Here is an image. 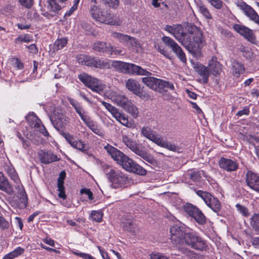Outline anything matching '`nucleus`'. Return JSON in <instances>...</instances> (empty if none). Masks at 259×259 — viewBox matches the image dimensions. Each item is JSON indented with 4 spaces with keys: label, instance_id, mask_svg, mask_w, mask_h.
I'll list each match as a JSON object with an SVG mask.
<instances>
[{
    "label": "nucleus",
    "instance_id": "1",
    "mask_svg": "<svg viewBox=\"0 0 259 259\" xmlns=\"http://www.w3.org/2000/svg\"><path fill=\"white\" fill-rule=\"evenodd\" d=\"M166 30L172 34L193 57L197 59L202 57L201 48L205 44V41L200 28L195 25H191L186 31L181 25L175 27L167 25Z\"/></svg>",
    "mask_w": 259,
    "mask_h": 259
},
{
    "label": "nucleus",
    "instance_id": "2",
    "mask_svg": "<svg viewBox=\"0 0 259 259\" xmlns=\"http://www.w3.org/2000/svg\"><path fill=\"white\" fill-rule=\"evenodd\" d=\"M107 150L112 158L126 171L140 176H145L147 174L146 169L116 148L109 146L107 147Z\"/></svg>",
    "mask_w": 259,
    "mask_h": 259
},
{
    "label": "nucleus",
    "instance_id": "3",
    "mask_svg": "<svg viewBox=\"0 0 259 259\" xmlns=\"http://www.w3.org/2000/svg\"><path fill=\"white\" fill-rule=\"evenodd\" d=\"M170 232L171 241L179 251L189 258H192L196 255L194 251L182 246V240L187 233L184 224L179 223L173 225L170 229Z\"/></svg>",
    "mask_w": 259,
    "mask_h": 259
},
{
    "label": "nucleus",
    "instance_id": "4",
    "mask_svg": "<svg viewBox=\"0 0 259 259\" xmlns=\"http://www.w3.org/2000/svg\"><path fill=\"white\" fill-rule=\"evenodd\" d=\"M122 140L126 147L145 160L151 166L156 167L158 166V162L154 157L147 152L143 147H142L136 141H133L127 136H123Z\"/></svg>",
    "mask_w": 259,
    "mask_h": 259
},
{
    "label": "nucleus",
    "instance_id": "5",
    "mask_svg": "<svg viewBox=\"0 0 259 259\" xmlns=\"http://www.w3.org/2000/svg\"><path fill=\"white\" fill-rule=\"evenodd\" d=\"M186 245L197 251H205L208 246L205 241L195 232H189L182 240V246Z\"/></svg>",
    "mask_w": 259,
    "mask_h": 259
},
{
    "label": "nucleus",
    "instance_id": "6",
    "mask_svg": "<svg viewBox=\"0 0 259 259\" xmlns=\"http://www.w3.org/2000/svg\"><path fill=\"white\" fill-rule=\"evenodd\" d=\"M90 13L92 17L97 21L113 25H119L120 21L116 18L111 13L101 11V9L95 5H93L90 9Z\"/></svg>",
    "mask_w": 259,
    "mask_h": 259
},
{
    "label": "nucleus",
    "instance_id": "7",
    "mask_svg": "<svg viewBox=\"0 0 259 259\" xmlns=\"http://www.w3.org/2000/svg\"><path fill=\"white\" fill-rule=\"evenodd\" d=\"M112 66L116 69L123 73L147 75L149 74L146 70L133 63L116 61L113 62Z\"/></svg>",
    "mask_w": 259,
    "mask_h": 259
},
{
    "label": "nucleus",
    "instance_id": "8",
    "mask_svg": "<svg viewBox=\"0 0 259 259\" xmlns=\"http://www.w3.org/2000/svg\"><path fill=\"white\" fill-rule=\"evenodd\" d=\"M107 178L113 188H117L124 185L128 182L126 175L118 170H115L109 166L106 167Z\"/></svg>",
    "mask_w": 259,
    "mask_h": 259
},
{
    "label": "nucleus",
    "instance_id": "9",
    "mask_svg": "<svg viewBox=\"0 0 259 259\" xmlns=\"http://www.w3.org/2000/svg\"><path fill=\"white\" fill-rule=\"evenodd\" d=\"M184 210L190 217L193 218L198 224L203 225L206 223L205 216L197 206L187 203L184 206Z\"/></svg>",
    "mask_w": 259,
    "mask_h": 259
},
{
    "label": "nucleus",
    "instance_id": "10",
    "mask_svg": "<svg viewBox=\"0 0 259 259\" xmlns=\"http://www.w3.org/2000/svg\"><path fill=\"white\" fill-rule=\"evenodd\" d=\"M162 40L166 46L171 49L182 63H186L187 58L185 53L181 47L172 38L169 36H163Z\"/></svg>",
    "mask_w": 259,
    "mask_h": 259
},
{
    "label": "nucleus",
    "instance_id": "11",
    "mask_svg": "<svg viewBox=\"0 0 259 259\" xmlns=\"http://www.w3.org/2000/svg\"><path fill=\"white\" fill-rule=\"evenodd\" d=\"M93 49L94 51L105 53L109 56L113 55H120L122 51L117 50L116 48L112 47L109 43H106L103 41H97L94 43Z\"/></svg>",
    "mask_w": 259,
    "mask_h": 259
},
{
    "label": "nucleus",
    "instance_id": "12",
    "mask_svg": "<svg viewBox=\"0 0 259 259\" xmlns=\"http://www.w3.org/2000/svg\"><path fill=\"white\" fill-rule=\"evenodd\" d=\"M233 28L235 31L241 36H243L247 41L252 44H256V37L252 30L248 28L244 25L239 24H234Z\"/></svg>",
    "mask_w": 259,
    "mask_h": 259
},
{
    "label": "nucleus",
    "instance_id": "13",
    "mask_svg": "<svg viewBox=\"0 0 259 259\" xmlns=\"http://www.w3.org/2000/svg\"><path fill=\"white\" fill-rule=\"evenodd\" d=\"M26 119L29 122L30 126L32 128L38 130L45 136H49V133L47 131L45 127L42 125L40 120L34 113H32V114H29L26 117Z\"/></svg>",
    "mask_w": 259,
    "mask_h": 259
},
{
    "label": "nucleus",
    "instance_id": "14",
    "mask_svg": "<svg viewBox=\"0 0 259 259\" xmlns=\"http://www.w3.org/2000/svg\"><path fill=\"white\" fill-rule=\"evenodd\" d=\"M218 164L221 169L227 172L235 171L239 168V163L236 160L223 157L219 160Z\"/></svg>",
    "mask_w": 259,
    "mask_h": 259
},
{
    "label": "nucleus",
    "instance_id": "15",
    "mask_svg": "<svg viewBox=\"0 0 259 259\" xmlns=\"http://www.w3.org/2000/svg\"><path fill=\"white\" fill-rule=\"evenodd\" d=\"M66 116L59 111H55L53 116H50V120L54 127L57 131H60L66 124L67 121Z\"/></svg>",
    "mask_w": 259,
    "mask_h": 259
},
{
    "label": "nucleus",
    "instance_id": "16",
    "mask_svg": "<svg viewBox=\"0 0 259 259\" xmlns=\"http://www.w3.org/2000/svg\"><path fill=\"white\" fill-rule=\"evenodd\" d=\"M246 185L251 189L259 193V176L251 170L246 172L245 175Z\"/></svg>",
    "mask_w": 259,
    "mask_h": 259
},
{
    "label": "nucleus",
    "instance_id": "17",
    "mask_svg": "<svg viewBox=\"0 0 259 259\" xmlns=\"http://www.w3.org/2000/svg\"><path fill=\"white\" fill-rule=\"evenodd\" d=\"M0 190L9 195H12L14 193L13 185L9 182L4 174L1 171H0Z\"/></svg>",
    "mask_w": 259,
    "mask_h": 259
},
{
    "label": "nucleus",
    "instance_id": "18",
    "mask_svg": "<svg viewBox=\"0 0 259 259\" xmlns=\"http://www.w3.org/2000/svg\"><path fill=\"white\" fill-rule=\"evenodd\" d=\"M148 87L152 90L158 92L159 93H163L167 91V89L169 88L170 89H174V85L172 84H169V82H144Z\"/></svg>",
    "mask_w": 259,
    "mask_h": 259
},
{
    "label": "nucleus",
    "instance_id": "19",
    "mask_svg": "<svg viewBox=\"0 0 259 259\" xmlns=\"http://www.w3.org/2000/svg\"><path fill=\"white\" fill-rule=\"evenodd\" d=\"M38 157L40 162L47 164L53 162L59 161V159L56 155L49 151L41 150L38 152Z\"/></svg>",
    "mask_w": 259,
    "mask_h": 259
},
{
    "label": "nucleus",
    "instance_id": "20",
    "mask_svg": "<svg viewBox=\"0 0 259 259\" xmlns=\"http://www.w3.org/2000/svg\"><path fill=\"white\" fill-rule=\"evenodd\" d=\"M222 66L217 58L213 57L208 64L210 74L216 77L219 76L222 72Z\"/></svg>",
    "mask_w": 259,
    "mask_h": 259
},
{
    "label": "nucleus",
    "instance_id": "21",
    "mask_svg": "<svg viewBox=\"0 0 259 259\" xmlns=\"http://www.w3.org/2000/svg\"><path fill=\"white\" fill-rule=\"evenodd\" d=\"M110 98L113 102L122 108L130 101L124 95L116 92H111Z\"/></svg>",
    "mask_w": 259,
    "mask_h": 259
},
{
    "label": "nucleus",
    "instance_id": "22",
    "mask_svg": "<svg viewBox=\"0 0 259 259\" xmlns=\"http://www.w3.org/2000/svg\"><path fill=\"white\" fill-rule=\"evenodd\" d=\"M231 70L232 75L237 78L245 72V69L242 63L238 61L234 60L232 63Z\"/></svg>",
    "mask_w": 259,
    "mask_h": 259
},
{
    "label": "nucleus",
    "instance_id": "23",
    "mask_svg": "<svg viewBox=\"0 0 259 259\" xmlns=\"http://www.w3.org/2000/svg\"><path fill=\"white\" fill-rule=\"evenodd\" d=\"M126 88L134 94L141 97L143 95V87L141 86L139 82H126Z\"/></svg>",
    "mask_w": 259,
    "mask_h": 259
},
{
    "label": "nucleus",
    "instance_id": "24",
    "mask_svg": "<svg viewBox=\"0 0 259 259\" xmlns=\"http://www.w3.org/2000/svg\"><path fill=\"white\" fill-rule=\"evenodd\" d=\"M196 8L198 12L206 20L213 19L212 16L207 6L201 1L196 3Z\"/></svg>",
    "mask_w": 259,
    "mask_h": 259
},
{
    "label": "nucleus",
    "instance_id": "25",
    "mask_svg": "<svg viewBox=\"0 0 259 259\" xmlns=\"http://www.w3.org/2000/svg\"><path fill=\"white\" fill-rule=\"evenodd\" d=\"M196 71L202 77L203 81H207L208 77L210 75L208 67L200 64L197 63L194 67Z\"/></svg>",
    "mask_w": 259,
    "mask_h": 259
},
{
    "label": "nucleus",
    "instance_id": "26",
    "mask_svg": "<svg viewBox=\"0 0 259 259\" xmlns=\"http://www.w3.org/2000/svg\"><path fill=\"white\" fill-rule=\"evenodd\" d=\"M121 226L124 230L133 234H136L138 231V228L137 225L131 219H126L125 221L122 219L121 223Z\"/></svg>",
    "mask_w": 259,
    "mask_h": 259
},
{
    "label": "nucleus",
    "instance_id": "27",
    "mask_svg": "<svg viewBox=\"0 0 259 259\" xmlns=\"http://www.w3.org/2000/svg\"><path fill=\"white\" fill-rule=\"evenodd\" d=\"M205 203L215 212H219L221 208L220 201L217 198L214 197L211 195L206 201Z\"/></svg>",
    "mask_w": 259,
    "mask_h": 259
},
{
    "label": "nucleus",
    "instance_id": "28",
    "mask_svg": "<svg viewBox=\"0 0 259 259\" xmlns=\"http://www.w3.org/2000/svg\"><path fill=\"white\" fill-rule=\"evenodd\" d=\"M243 9L247 16L259 25V16L251 7L244 4Z\"/></svg>",
    "mask_w": 259,
    "mask_h": 259
},
{
    "label": "nucleus",
    "instance_id": "29",
    "mask_svg": "<svg viewBox=\"0 0 259 259\" xmlns=\"http://www.w3.org/2000/svg\"><path fill=\"white\" fill-rule=\"evenodd\" d=\"M68 43V38L66 37H62L57 40L53 44L52 49L54 52H57L63 49Z\"/></svg>",
    "mask_w": 259,
    "mask_h": 259
},
{
    "label": "nucleus",
    "instance_id": "30",
    "mask_svg": "<svg viewBox=\"0 0 259 259\" xmlns=\"http://www.w3.org/2000/svg\"><path fill=\"white\" fill-rule=\"evenodd\" d=\"M123 109L127 113L130 114L131 116L136 118L139 114V111L137 107L130 100L126 105L123 106Z\"/></svg>",
    "mask_w": 259,
    "mask_h": 259
},
{
    "label": "nucleus",
    "instance_id": "31",
    "mask_svg": "<svg viewBox=\"0 0 259 259\" xmlns=\"http://www.w3.org/2000/svg\"><path fill=\"white\" fill-rule=\"evenodd\" d=\"M83 122L95 134L99 136L102 135L101 131L99 128L98 126L94 123V121L91 120L90 117L85 119Z\"/></svg>",
    "mask_w": 259,
    "mask_h": 259
},
{
    "label": "nucleus",
    "instance_id": "32",
    "mask_svg": "<svg viewBox=\"0 0 259 259\" xmlns=\"http://www.w3.org/2000/svg\"><path fill=\"white\" fill-rule=\"evenodd\" d=\"M86 87L93 91L100 94L103 91V86L99 84V82H83Z\"/></svg>",
    "mask_w": 259,
    "mask_h": 259
},
{
    "label": "nucleus",
    "instance_id": "33",
    "mask_svg": "<svg viewBox=\"0 0 259 259\" xmlns=\"http://www.w3.org/2000/svg\"><path fill=\"white\" fill-rule=\"evenodd\" d=\"M111 36L113 38L118 39L121 43L127 45L129 42L130 35L127 34L117 32H113L111 33Z\"/></svg>",
    "mask_w": 259,
    "mask_h": 259
},
{
    "label": "nucleus",
    "instance_id": "34",
    "mask_svg": "<svg viewBox=\"0 0 259 259\" xmlns=\"http://www.w3.org/2000/svg\"><path fill=\"white\" fill-rule=\"evenodd\" d=\"M250 224L256 234H259V213L251 216Z\"/></svg>",
    "mask_w": 259,
    "mask_h": 259
},
{
    "label": "nucleus",
    "instance_id": "35",
    "mask_svg": "<svg viewBox=\"0 0 259 259\" xmlns=\"http://www.w3.org/2000/svg\"><path fill=\"white\" fill-rule=\"evenodd\" d=\"M47 8L51 12H57L61 9V6L58 4L57 0H47Z\"/></svg>",
    "mask_w": 259,
    "mask_h": 259
},
{
    "label": "nucleus",
    "instance_id": "36",
    "mask_svg": "<svg viewBox=\"0 0 259 259\" xmlns=\"http://www.w3.org/2000/svg\"><path fill=\"white\" fill-rule=\"evenodd\" d=\"M203 170H192L188 174L190 179L194 182L199 181L202 176L204 175Z\"/></svg>",
    "mask_w": 259,
    "mask_h": 259
},
{
    "label": "nucleus",
    "instance_id": "37",
    "mask_svg": "<svg viewBox=\"0 0 259 259\" xmlns=\"http://www.w3.org/2000/svg\"><path fill=\"white\" fill-rule=\"evenodd\" d=\"M71 146L74 148L77 149L83 152H87L88 150V147L81 140H75L73 143L71 144Z\"/></svg>",
    "mask_w": 259,
    "mask_h": 259
},
{
    "label": "nucleus",
    "instance_id": "38",
    "mask_svg": "<svg viewBox=\"0 0 259 259\" xmlns=\"http://www.w3.org/2000/svg\"><path fill=\"white\" fill-rule=\"evenodd\" d=\"M74 109L83 121L89 117V116L85 114V112L81 105H78L77 107H75Z\"/></svg>",
    "mask_w": 259,
    "mask_h": 259
},
{
    "label": "nucleus",
    "instance_id": "39",
    "mask_svg": "<svg viewBox=\"0 0 259 259\" xmlns=\"http://www.w3.org/2000/svg\"><path fill=\"white\" fill-rule=\"evenodd\" d=\"M141 134H142V135H143L144 137L149 139L150 140L152 138H153V136L154 135L151 129L148 126L143 127L142 128Z\"/></svg>",
    "mask_w": 259,
    "mask_h": 259
},
{
    "label": "nucleus",
    "instance_id": "40",
    "mask_svg": "<svg viewBox=\"0 0 259 259\" xmlns=\"http://www.w3.org/2000/svg\"><path fill=\"white\" fill-rule=\"evenodd\" d=\"M85 66L95 68L98 67V59L89 55V58L87 59Z\"/></svg>",
    "mask_w": 259,
    "mask_h": 259
},
{
    "label": "nucleus",
    "instance_id": "41",
    "mask_svg": "<svg viewBox=\"0 0 259 259\" xmlns=\"http://www.w3.org/2000/svg\"><path fill=\"white\" fill-rule=\"evenodd\" d=\"M212 7L216 9L220 10L223 7L224 3L222 0H205Z\"/></svg>",
    "mask_w": 259,
    "mask_h": 259
},
{
    "label": "nucleus",
    "instance_id": "42",
    "mask_svg": "<svg viewBox=\"0 0 259 259\" xmlns=\"http://www.w3.org/2000/svg\"><path fill=\"white\" fill-rule=\"evenodd\" d=\"M12 65L17 69H22L24 68V64L20 59L18 58H12L11 59Z\"/></svg>",
    "mask_w": 259,
    "mask_h": 259
},
{
    "label": "nucleus",
    "instance_id": "43",
    "mask_svg": "<svg viewBox=\"0 0 259 259\" xmlns=\"http://www.w3.org/2000/svg\"><path fill=\"white\" fill-rule=\"evenodd\" d=\"M23 250L21 248H19V249L15 250L5 255L3 257V259H13L19 254H21Z\"/></svg>",
    "mask_w": 259,
    "mask_h": 259
},
{
    "label": "nucleus",
    "instance_id": "44",
    "mask_svg": "<svg viewBox=\"0 0 259 259\" xmlns=\"http://www.w3.org/2000/svg\"><path fill=\"white\" fill-rule=\"evenodd\" d=\"M88 58H89V55L83 54H78L76 56V61L82 65H86Z\"/></svg>",
    "mask_w": 259,
    "mask_h": 259
},
{
    "label": "nucleus",
    "instance_id": "45",
    "mask_svg": "<svg viewBox=\"0 0 259 259\" xmlns=\"http://www.w3.org/2000/svg\"><path fill=\"white\" fill-rule=\"evenodd\" d=\"M78 79L80 81H99L97 79H95L91 75L88 74L85 72H82L79 74L78 76Z\"/></svg>",
    "mask_w": 259,
    "mask_h": 259
},
{
    "label": "nucleus",
    "instance_id": "46",
    "mask_svg": "<svg viewBox=\"0 0 259 259\" xmlns=\"http://www.w3.org/2000/svg\"><path fill=\"white\" fill-rule=\"evenodd\" d=\"M235 206L237 210L244 217H248L249 215L248 209L245 206L239 203L236 204Z\"/></svg>",
    "mask_w": 259,
    "mask_h": 259
},
{
    "label": "nucleus",
    "instance_id": "47",
    "mask_svg": "<svg viewBox=\"0 0 259 259\" xmlns=\"http://www.w3.org/2000/svg\"><path fill=\"white\" fill-rule=\"evenodd\" d=\"M91 215L93 221L98 222L102 221V213L100 211L93 210L92 211Z\"/></svg>",
    "mask_w": 259,
    "mask_h": 259
},
{
    "label": "nucleus",
    "instance_id": "48",
    "mask_svg": "<svg viewBox=\"0 0 259 259\" xmlns=\"http://www.w3.org/2000/svg\"><path fill=\"white\" fill-rule=\"evenodd\" d=\"M14 7L11 4L5 5L2 9V13L5 15H9L14 12Z\"/></svg>",
    "mask_w": 259,
    "mask_h": 259
},
{
    "label": "nucleus",
    "instance_id": "49",
    "mask_svg": "<svg viewBox=\"0 0 259 259\" xmlns=\"http://www.w3.org/2000/svg\"><path fill=\"white\" fill-rule=\"evenodd\" d=\"M20 4L27 9H30L34 5V0H18Z\"/></svg>",
    "mask_w": 259,
    "mask_h": 259
},
{
    "label": "nucleus",
    "instance_id": "50",
    "mask_svg": "<svg viewBox=\"0 0 259 259\" xmlns=\"http://www.w3.org/2000/svg\"><path fill=\"white\" fill-rule=\"evenodd\" d=\"M104 3L110 8L116 9L119 4L118 0H102Z\"/></svg>",
    "mask_w": 259,
    "mask_h": 259
},
{
    "label": "nucleus",
    "instance_id": "51",
    "mask_svg": "<svg viewBox=\"0 0 259 259\" xmlns=\"http://www.w3.org/2000/svg\"><path fill=\"white\" fill-rule=\"evenodd\" d=\"M196 193L198 196L201 197L203 201L206 202V201L208 199V198L210 196L211 194L206 191H203L202 190H197L196 191Z\"/></svg>",
    "mask_w": 259,
    "mask_h": 259
},
{
    "label": "nucleus",
    "instance_id": "52",
    "mask_svg": "<svg viewBox=\"0 0 259 259\" xmlns=\"http://www.w3.org/2000/svg\"><path fill=\"white\" fill-rule=\"evenodd\" d=\"M150 140L154 142L157 145L160 146L162 147L165 142V141H164L161 137L156 135L155 134L153 135V138H152Z\"/></svg>",
    "mask_w": 259,
    "mask_h": 259
},
{
    "label": "nucleus",
    "instance_id": "53",
    "mask_svg": "<svg viewBox=\"0 0 259 259\" xmlns=\"http://www.w3.org/2000/svg\"><path fill=\"white\" fill-rule=\"evenodd\" d=\"M110 67L109 61L107 59H98V67L101 69L108 68Z\"/></svg>",
    "mask_w": 259,
    "mask_h": 259
},
{
    "label": "nucleus",
    "instance_id": "54",
    "mask_svg": "<svg viewBox=\"0 0 259 259\" xmlns=\"http://www.w3.org/2000/svg\"><path fill=\"white\" fill-rule=\"evenodd\" d=\"M239 50L242 53V55L244 57L247 59L250 58L251 53L248 48L245 47L243 45H241L239 48Z\"/></svg>",
    "mask_w": 259,
    "mask_h": 259
},
{
    "label": "nucleus",
    "instance_id": "55",
    "mask_svg": "<svg viewBox=\"0 0 259 259\" xmlns=\"http://www.w3.org/2000/svg\"><path fill=\"white\" fill-rule=\"evenodd\" d=\"M148 72L149 73L148 75H144L146 77L142 78V81H164L163 80L161 79L157 78L151 76L152 73L148 71Z\"/></svg>",
    "mask_w": 259,
    "mask_h": 259
},
{
    "label": "nucleus",
    "instance_id": "56",
    "mask_svg": "<svg viewBox=\"0 0 259 259\" xmlns=\"http://www.w3.org/2000/svg\"><path fill=\"white\" fill-rule=\"evenodd\" d=\"M9 227V223L2 215H0V229L1 230L7 229Z\"/></svg>",
    "mask_w": 259,
    "mask_h": 259
},
{
    "label": "nucleus",
    "instance_id": "57",
    "mask_svg": "<svg viewBox=\"0 0 259 259\" xmlns=\"http://www.w3.org/2000/svg\"><path fill=\"white\" fill-rule=\"evenodd\" d=\"M80 193L82 194H85L88 196L89 200H92L94 199L93 193L90 189L82 188L80 190Z\"/></svg>",
    "mask_w": 259,
    "mask_h": 259
},
{
    "label": "nucleus",
    "instance_id": "58",
    "mask_svg": "<svg viewBox=\"0 0 259 259\" xmlns=\"http://www.w3.org/2000/svg\"><path fill=\"white\" fill-rule=\"evenodd\" d=\"M162 147L165 148L167 149L172 151H176L178 149L177 147L175 146L174 144L166 141L164 142Z\"/></svg>",
    "mask_w": 259,
    "mask_h": 259
},
{
    "label": "nucleus",
    "instance_id": "59",
    "mask_svg": "<svg viewBox=\"0 0 259 259\" xmlns=\"http://www.w3.org/2000/svg\"><path fill=\"white\" fill-rule=\"evenodd\" d=\"M151 259H169L166 256L161 253L152 252L150 254Z\"/></svg>",
    "mask_w": 259,
    "mask_h": 259
},
{
    "label": "nucleus",
    "instance_id": "60",
    "mask_svg": "<svg viewBox=\"0 0 259 259\" xmlns=\"http://www.w3.org/2000/svg\"><path fill=\"white\" fill-rule=\"evenodd\" d=\"M122 125L126 127H131L132 125V123L128 121L127 118L123 115L121 118L118 120Z\"/></svg>",
    "mask_w": 259,
    "mask_h": 259
},
{
    "label": "nucleus",
    "instance_id": "61",
    "mask_svg": "<svg viewBox=\"0 0 259 259\" xmlns=\"http://www.w3.org/2000/svg\"><path fill=\"white\" fill-rule=\"evenodd\" d=\"M112 116L118 121L121 117L123 115L122 112H120L117 108H115L111 112Z\"/></svg>",
    "mask_w": 259,
    "mask_h": 259
},
{
    "label": "nucleus",
    "instance_id": "62",
    "mask_svg": "<svg viewBox=\"0 0 259 259\" xmlns=\"http://www.w3.org/2000/svg\"><path fill=\"white\" fill-rule=\"evenodd\" d=\"M157 50L159 53L164 56L165 57L171 59V57L170 56V53L166 50L165 48H162L161 47L158 46Z\"/></svg>",
    "mask_w": 259,
    "mask_h": 259
},
{
    "label": "nucleus",
    "instance_id": "63",
    "mask_svg": "<svg viewBox=\"0 0 259 259\" xmlns=\"http://www.w3.org/2000/svg\"><path fill=\"white\" fill-rule=\"evenodd\" d=\"M128 42L130 43V45L132 47H136V48H139L140 47V43L138 42L137 39L136 38L134 37L130 36L129 42Z\"/></svg>",
    "mask_w": 259,
    "mask_h": 259
},
{
    "label": "nucleus",
    "instance_id": "64",
    "mask_svg": "<svg viewBox=\"0 0 259 259\" xmlns=\"http://www.w3.org/2000/svg\"><path fill=\"white\" fill-rule=\"evenodd\" d=\"M250 111L249 108L245 107L242 110L239 111L236 114L237 116H241L243 115H248L249 114Z\"/></svg>",
    "mask_w": 259,
    "mask_h": 259
}]
</instances>
